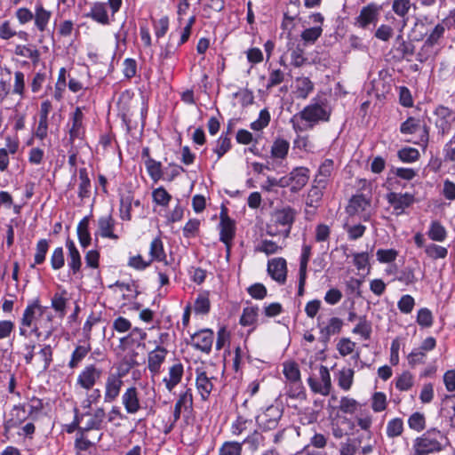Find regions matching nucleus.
I'll use <instances>...</instances> for the list:
<instances>
[{
    "label": "nucleus",
    "instance_id": "1",
    "mask_svg": "<svg viewBox=\"0 0 455 455\" xmlns=\"http://www.w3.org/2000/svg\"><path fill=\"white\" fill-rule=\"evenodd\" d=\"M48 308L36 299L27 306L21 318L20 333L24 339H47L51 334V316Z\"/></svg>",
    "mask_w": 455,
    "mask_h": 455
},
{
    "label": "nucleus",
    "instance_id": "2",
    "mask_svg": "<svg viewBox=\"0 0 455 455\" xmlns=\"http://www.w3.org/2000/svg\"><path fill=\"white\" fill-rule=\"evenodd\" d=\"M441 439H447L442 431L435 427L429 428L420 436L413 440L409 455H430L438 453L444 449Z\"/></svg>",
    "mask_w": 455,
    "mask_h": 455
},
{
    "label": "nucleus",
    "instance_id": "3",
    "mask_svg": "<svg viewBox=\"0 0 455 455\" xmlns=\"http://www.w3.org/2000/svg\"><path fill=\"white\" fill-rule=\"evenodd\" d=\"M331 114V108L326 99L315 98L300 112L301 121L307 124V127L313 128L320 122H328Z\"/></svg>",
    "mask_w": 455,
    "mask_h": 455
},
{
    "label": "nucleus",
    "instance_id": "4",
    "mask_svg": "<svg viewBox=\"0 0 455 455\" xmlns=\"http://www.w3.org/2000/svg\"><path fill=\"white\" fill-rule=\"evenodd\" d=\"M137 363L133 357L124 360V363L118 367L117 372L109 373L105 383L104 401L106 403L114 402L119 395L123 386V378L131 368Z\"/></svg>",
    "mask_w": 455,
    "mask_h": 455
},
{
    "label": "nucleus",
    "instance_id": "5",
    "mask_svg": "<svg viewBox=\"0 0 455 455\" xmlns=\"http://www.w3.org/2000/svg\"><path fill=\"white\" fill-rule=\"evenodd\" d=\"M282 416L283 410L279 406L270 405L256 417V422L262 431H270L277 427Z\"/></svg>",
    "mask_w": 455,
    "mask_h": 455
},
{
    "label": "nucleus",
    "instance_id": "6",
    "mask_svg": "<svg viewBox=\"0 0 455 455\" xmlns=\"http://www.w3.org/2000/svg\"><path fill=\"white\" fill-rule=\"evenodd\" d=\"M433 122L439 133L447 134L455 123V113L449 108L440 105L433 112Z\"/></svg>",
    "mask_w": 455,
    "mask_h": 455
},
{
    "label": "nucleus",
    "instance_id": "7",
    "mask_svg": "<svg viewBox=\"0 0 455 455\" xmlns=\"http://www.w3.org/2000/svg\"><path fill=\"white\" fill-rule=\"evenodd\" d=\"M106 417L103 408H98L93 412L83 413L77 419L80 424L78 430L81 433L88 432L91 430H100Z\"/></svg>",
    "mask_w": 455,
    "mask_h": 455
},
{
    "label": "nucleus",
    "instance_id": "8",
    "mask_svg": "<svg viewBox=\"0 0 455 455\" xmlns=\"http://www.w3.org/2000/svg\"><path fill=\"white\" fill-rule=\"evenodd\" d=\"M220 240L225 243L227 248V256L228 257L231 242L235 233V222L228 216L226 210H222L220 212Z\"/></svg>",
    "mask_w": 455,
    "mask_h": 455
},
{
    "label": "nucleus",
    "instance_id": "9",
    "mask_svg": "<svg viewBox=\"0 0 455 455\" xmlns=\"http://www.w3.org/2000/svg\"><path fill=\"white\" fill-rule=\"evenodd\" d=\"M381 10L382 6L380 4L375 3L368 4L362 8L359 15L356 17V24L361 28H366L371 24L375 25L379 20Z\"/></svg>",
    "mask_w": 455,
    "mask_h": 455
},
{
    "label": "nucleus",
    "instance_id": "10",
    "mask_svg": "<svg viewBox=\"0 0 455 455\" xmlns=\"http://www.w3.org/2000/svg\"><path fill=\"white\" fill-rule=\"evenodd\" d=\"M296 212L290 206L275 209L271 215V221L275 226L284 228L285 235L287 236L291 231V226L295 220Z\"/></svg>",
    "mask_w": 455,
    "mask_h": 455
},
{
    "label": "nucleus",
    "instance_id": "11",
    "mask_svg": "<svg viewBox=\"0 0 455 455\" xmlns=\"http://www.w3.org/2000/svg\"><path fill=\"white\" fill-rule=\"evenodd\" d=\"M29 419V413H27L25 404L14 405L8 413L7 419L4 422V428L5 432L19 427Z\"/></svg>",
    "mask_w": 455,
    "mask_h": 455
},
{
    "label": "nucleus",
    "instance_id": "12",
    "mask_svg": "<svg viewBox=\"0 0 455 455\" xmlns=\"http://www.w3.org/2000/svg\"><path fill=\"white\" fill-rule=\"evenodd\" d=\"M283 373L286 379L294 386V390L291 391V397H299L302 392V386L300 380V371L297 363L294 362H286L283 363Z\"/></svg>",
    "mask_w": 455,
    "mask_h": 455
},
{
    "label": "nucleus",
    "instance_id": "13",
    "mask_svg": "<svg viewBox=\"0 0 455 455\" xmlns=\"http://www.w3.org/2000/svg\"><path fill=\"white\" fill-rule=\"evenodd\" d=\"M102 371L94 365L86 366L77 376L76 385L80 387L90 390L100 379Z\"/></svg>",
    "mask_w": 455,
    "mask_h": 455
},
{
    "label": "nucleus",
    "instance_id": "14",
    "mask_svg": "<svg viewBox=\"0 0 455 455\" xmlns=\"http://www.w3.org/2000/svg\"><path fill=\"white\" fill-rule=\"evenodd\" d=\"M387 200L394 208L396 215L403 213L404 210L411 205L414 202V196L409 193L390 192L387 195Z\"/></svg>",
    "mask_w": 455,
    "mask_h": 455
},
{
    "label": "nucleus",
    "instance_id": "15",
    "mask_svg": "<svg viewBox=\"0 0 455 455\" xmlns=\"http://www.w3.org/2000/svg\"><path fill=\"white\" fill-rule=\"evenodd\" d=\"M371 207L370 201L366 199L363 195L354 196L347 207V212L349 215H361L364 220H367L370 217L368 212Z\"/></svg>",
    "mask_w": 455,
    "mask_h": 455
},
{
    "label": "nucleus",
    "instance_id": "16",
    "mask_svg": "<svg viewBox=\"0 0 455 455\" xmlns=\"http://www.w3.org/2000/svg\"><path fill=\"white\" fill-rule=\"evenodd\" d=\"M196 388L203 400H206L213 388V376L209 374L204 368H197L196 371Z\"/></svg>",
    "mask_w": 455,
    "mask_h": 455
},
{
    "label": "nucleus",
    "instance_id": "17",
    "mask_svg": "<svg viewBox=\"0 0 455 455\" xmlns=\"http://www.w3.org/2000/svg\"><path fill=\"white\" fill-rule=\"evenodd\" d=\"M269 275L277 283H284L287 275L286 260L283 258H275L267 263Z\"/></svg>",
    "mask_w": 455,
    "mask_h": 455
},
{
    "label": "nucleus",
    "instance_id": "18",
    "mask_svg": "<svg viewBox=\"0 0 455 455\" xmlns=\"http://www.w3.org/2000/svg\"><path fill=\"white\" fill-rule=\"evenodd\" d=\"M167 354V349L160 346H157L154 350L148 353V368L153 375H156L160 372L161 366L164 362Z\"/></svg>",
    "mask_w": 455,
    "mask_h": 455
},
{
    "label": "nucleus",
    "instance_id": "19",
    "mask_svg": "<svg viewBox=\"0 0 455 455\" xmlns=\"http://www.w3.org/2000/svg\"><path fill=\"white\" fill-rule=\"evenodd\" d=\"M122 403L127 413L134 414L140 410L139 392L135 387H130L124 391Z\"/></svg>",
    "mask_w": 455,
    "mask_h": 455
},
{
    "label": "nucleus",
    "instance_id": "20",
    "mask_svg": "<svg viewBox=\"0 0 455 455\" xmlns=\"http://www.w3.org/2000/svg\"><path fill=\"white\" fill-rule=\"evenodd\" d=\"M115 226L116 220L110 214L102 216L98 220V231L96 235L104 238L117 240L119 236L114 233Z\"/></svg>",
    "mask_w": 455,
    "mask_h": 455
},
{
    "label": "nucleus",
    "instance_id": "21",
    "mask_svg": "<svg viewBox=\"0 0 455 455\" xmlns=\"http://www.w3.org/2000/svg\"><path fill=\"white\" fill-rule=\"evenodd\" d=\"M132 204L140 206V200H134L133 194L131 191L120 195V218L123 220L129 221L132 220Z\"/></svg>",
    "mask_w": 455,
    "mask_h": 455
},
{
    "label": "nucleus",
    "instance_id": "22",
    "mask_svg": "<svg viewBox=\"0 0 455 455\" xmlns=\"http://www.w3.org/2000/svg\"><path fill=\"white\" fill-rule=\"evenodd\" d=\"M291 191L300 190L309 180V170L306 167H296L289 174Z\"/></svg>",
    "mask_w": 455,
    "mask_h": 455
},
{
    "label": "nucleus",
    "instance_id": "23",
    "mask_svg": "<svg viewBox=\"0 0 455 455\" xmlns=\"http://www.w3.org/2000/svg\"><path fill=\"white\" fill-rule=\"evenodd\" d=\"M183 373L184 368L180 363H176L169 368L168 375L163 379V382L169 392H172L181 381Z\"/></svg>",
    "mask_w": 455,
    "mask_h": 455
},
{
    "label": "nucleus",
    "instance_id": "24",
    "mask_svg": "<svg viewBox=\"0 0 455 455\" xmlns=\"http://www.w3.org/2000/svg\"><path fill=\"white\" fill-rule=\"evenodd\" d=\"M66 247L68 251V265L73 275H76L81 270L82 260L80 253L73 240L68 238L66 241Z\"/></svg>",
    "mask_w": 455,
    "mask_h": 455
},
{
    "label": "nucleus",
    "instance_id": "25",
    "mask_svg": "<svg viewBox=\"0 0 455 455\" xmlns=\"http://www.w3.org/2000/svg\"><path fill=\"white\" fill-rule=\"evenodd\" d=\"M333 165L334 163L331 159H325L319 166L313 182L320 185V187L327 188L333 172Z\"/></svg>",
    "mask_w": 455,
    "mask_h": 455
},
{
    "label": "nucleus",
    "instance_id": "26",
    "mask_svg": "<svg viewBox=\"0 0 455 455\" xmlns=\"http://www.w3.org/2000/svg\"><path fill=\"white\" fill-rule=\"evenodd\" d=\"M343 325L341 319L338 317H331L328 323H319V329L322 338L329 339L331 336L338 334Z\"/></svg>",
    "mask_w": 455,
    "mask_h": 455
},
{
    "label": "nucleus",
    "instance_id": "27",
    "mask_svg": "<svg viewBox=\"0 0 455 455\" xmlns=\"http://www.w3.org/2000/svg\"><path fill=\"white\" fill-rule=\"evenodd\" d=\"M84 114L80 108H76L72 117V126L69 130V140L73 143L76 139L81 138L83 134Z\"/></svg>",
    "mask_w": 455,
    "mask_h": 455
},
{
    "label": "nucleus",
    "instance_id": "28",
    "mask_svg": "<svg viewBox=\"0 0 455 455\" xmlns=\"http://www.w3.org/2000/svg\"><path fill=\"white\" fill-rule=\"evenodd\" d=\"M149 256L150 262L156 260L159 262H164V264L167 265L164 243L160 237L154 238L150 243Z\"/></svg>",
    "mask_w": 455,
    "mask_h": 455
},
{
    "label": "nucleus",
    "instance_id": "29",
    "mask_svg": "<svg viewBox=\"0 0 455 455\" xmlns=\"http://www.w3.org/2000/svg\"><path fill=\"white\" fill-rule=\"evenodd\" d=\"M295 88L297 98L305 100L314 91L315 85L308 77L301 76L296 79Z\"/></svg>",
    "mask_w": 455,
    "mask_h": 455
},
{
    "label": "nucleus",
    "instance_id": "30",
    "mask_svg": "<svg viewBox=\"0 0 455 455\" xmlns=\"http://www.w3.org/2000/svg\"><path fill=\"white\" fill-rule=\"evenodd\" d=\"M326 189L324 187L313 182L310 189L308 190L306 204L309 207L317 208L322 201L323 192Z\"/></svg>",
    "mask_w": 455,
    "mask_h": 455
},
{
    "label": "nucleus",
    "instance_id": "31",
    "mask_svg": "<svg viewBox=\"0 0 455 455\" xmlns=\"http://www.w3.org/2000/svg\"><path fill=\"white\" fill-rule=\"evenodd\" d=\"M87 16L103 25L109 23L106 5L103 3H95L92 6L91 12L87 14Z\"/></svg>",
    "mask_w": 455,
    "mask_h": 455
},
{
    "label": "nucleus",
    "instance_id": "32",
    "mask_svg": "<svg viewBox=\"0 0 455 455\" xmlns=\"http://www.w3.org/2000/svg\"><path fill=\"white\" fill-rule=\"evenodd\" d=\"M290 148V143L284 139H276L271 147V156L275 159L286 158Z\"/></svg>",
    "mask_w": 455,
    "mask_h": 455
},
{
    "label": "nucleus",
    "instance_id": "33",
    "mask_svg": "<svg viewBox=\"0 0 455 455\" xmlns=\"http://www.w3.org/2000/svg\"><path fill=\"white\" fill-rule=\"evenodd\" d=\"M51 12L45 10L42 4H36L35 8V25L40 31H44L51 19Z\"/></svg>",
    "mask_w": 455,
    "mask_h": 455
},
{
    "label": "nucleus",
    "instance_id": "34",
    "mask_svg": "<svg viewBox=\"0 0 455 455\" xmlns=\"http://www.w3.org/2000/svg\"><path fill=\"white\" fill-rule=\"evenodd\" d=\"M78 240L83 248H86L91 243V235L89 232V217L83 218L77 225Z\"/></svg>",
    "mask_w": 455,
    "mask_h": 455
},
{
    "label": "nucleus",
    "instance_id": "35",
    "mask_svg": "<svg viewBox=\"0 0 455 455\" xmlns=\"http://www.w3.org/2000/svg\"><path fill=\"white\" fill-rule=\"evenodd\" d=\"M79 180L78 197L83 200L88 198L91 195V180L86 168L79 170Z\"/></svg>",
    "mask_w": 455,
    "mask_h": 455
},
{
    "label": "nucleus",
    "instance_id": "36",
    "mask_svg": "<svg viewBox=\"0 0 455 455\" xmlns=\"http://www.w3.org/2000/svg\"><path fill=\"white\" fill-rule=\"evenodd\" d=\"M445 28L443 25L437 24L425 41L421 52H428L435 44L439 43L443 37Z\"/></svg>",
    "mask_w": 455,
    "mask_h": 455
},
{
    "label": "nucleus",
    "instance_id": "37",
    "mask_svg": "<svg viewBox=\"0 0 455 455\" xmlns=\"http://www.w3.org/2000/svg\"><path fill=\"white\" fill-rule=\"evenodd\" d=\"M49 249V242L46 239H40L36 245V252L34 256V263L31 267H35L36 265H41L44 262L45 257Z\"/></svg>",
    "mask_w": 455,
    "mask_h": 455
},
{
    "label": "nucleus",
    "instance_id": "38",
    "mask_svg": "<svg viewBox=\"0 0 455 455\" xmlns=\"http://www.w3.org/2000/svg\"><path fill=\"white\" fill-rule=\"evenodd\" d=\"M355 371L352 369H342L339 371L338 375V385L344 391H348L354 380Z\"/></svg>",
    "mask_w": 455,
    "mask_h": 455
},
{
    "label": "nucleus",
    "instance_id": "39",
    "mask_svg": "<svg viewBox=\"0 0 455 455\" xmlns=\"http://www.w3.org/2000/svg\"><path fill=\"white\" fill-rule=\"evenodd\" d=\"M428 237L435 242H443L447 235L444 227L439 221H432L427 231Z\"/></svg>",
    "mask_w": 455,
    "mask_h": 455
},
{
    "label": "nucleus",
    "instance_id": "40",
    "mask_svg": "<svg viewBox=\"0 0 455 455\" xmlns=\"http://www.w3.org/2000/svg\"><path fill=\"white\" fill-rule=\"evenodd\" d=\"M14 52L18 56L30 59L33 64H37L39 62L40 52L36 48H31L26 45H17Z\"/></svg>",
    "mask_w": 455,
    "mask_h": 455
},
{
    "label": "nucleus",
    "instance_id": "41",
    "mask_svg": "<svg viewBox=\"0 0 455 455\" xmlns=\"http://www.w3.org/2000/svg\"><path fill=\"white\" fill-rule=\"evenodd\" d=\"M319 376L323 388H319V394L322 395H328L331 388V379L329 370L326 366L321 365L319 368Z\"/></svg>",
    "mask_w": 455,
    "mask_h": 455
},
{
    "label": "nucleus",
    "instance_id": "42",
    "mask_svg": "<svg viewBox=\"0 0 455 455\" xmlns=\"http://www.w3.org/2000/svg\"><path fill=\"white\" fill-rule=\"evenodd\" d=\"M443 413L450 418V424L451 427L455 428V396H446L443 403Z\"/></svg>",
    "mask_w": 455,
    "mask_h": 455
},
{
    "label": "nucleus",
    "instance_id": "43",
    "mask_svg": "<svg viewBox=\"0 0 455 455\" xmlns=\"http://www.w3.org/2000/svg\"><path fill=\"white\" fill-rule=\"evenodd\" d=\"M243 443L227 441L219 449V455H242Z\"/></svg>",
    "mask_w": 455,
    "mask_h": 455
},
{
    "label": "nucleus",
    "instance_id": "44",
    "mask_svg": "<svg viewBox=\"0 0 455 455\" xmlns=\"http://www.w3.org/2000/svg\"><path fill=\"white\" fill-rule=\"evenodd\" d=\"M403 431V422L400 418H395L387 424L386 433L389 438L400 436Z\"/></svg>",
    "mask_w": 455,
    "mask_h": 455
},
{
    "label": "nucleus",
    "instance_id": "45",
    "mask_svg": "<svg viewBox=\"0 0 455 455\" xmlns=\"http://www.w3.org/2000/svg\"><path fill=\"white\" fill-rule=\"evenodd\" d=\"M411 7L410 0H394L392 3V11L399 17L403 19V21L407 20V14Z\"/></svg>",
    "mask_w": 455,
    "mask_h": 455
},
{
    "label": "nucleus",
    "instance_id": "46",
    "mask_svg": "<svg viewBox=\"0 0 455 455\" xmlns=\"http://www.w3.org/2000/svg\"><path fill=\"white\" fill-rule=\"evenodd\" d=\"M258 317V307H248L243 308L240 318V323L243 326H253Z\"/></svg>",
    "mask_w": 455,
    "mask_h": 455
},
{
    "label": "nucleus",
    "instance_id": "47",
    "mask_svg": "<svg viewBox=\"0 0 455 455\" xmlns=\"http://www.w3.org/2000/svg\"><path fill=\"white\" fill-rule=\"evenodd\" d=\"M425 252L432 259H438L446 258L448 250L441 245L430 243L425 246Z\"/></svg>",
    "mask_w": 455,
    "mask_h": 455
},
{
    "label": "nucleus",
    "instance_id": "48",
    "mask_svg": "<svg viewBox=\"0 0 455 455\" xmlns=\"http://www.w3.org/2000/svg\"><path fill=\"white\" fill-rule=\"evenodd\" d=\"M153 201L161 206H167L172 200V196L163 187H159L152 192Z\"/></svg>",
    "mask_w": 455,
    "mask_h": 455
},
{
    "label": "nucleus",
    "instance_id": "49",
    "mask_svg": "<svg viewBox=\"0 0 455 455\" xmlns=\"http://www.w3.org/2000/svg\"><path fill=\"white\" fill-rule=\"evenodd\" d=\"M323 28L321 26L313 27L302 31L300 36L306 44H315L317 39L321 36Z\"/></svg>",
    "mask_w": 455,
    "mask_h": 455
},
{
    "label": "nucleus",
    "instance_id": "50",
    "mask_svg": "<svg viewBox=\"0 0 455 455\" xmlns=\"http://www.w3.org/2000/svg\"><path fill=\"white\" fill-rule=\"evenodd\" d=\"M409 427L417 432L422 431L426 427V419L423 413L414 412L408 419Z\"/></svg>",
    "mask_w": 455,
    "mask_h": 455
},
{
    "label": "nucleus",
    "instance_id": "51",
    "mask_svg": "<svg viewBox=\"0 0 455 455\" xmlns=\"http://www.w3.org/2000/svg\"><path fill=\"white\" fill-rule=\"evenodd\" d=\"M251 423V420L244 418L243 416L238 415L231 424L230 430L232 435L235 436L240 435L247 429L248 425Z\"/></svg>",
    "mask_w": 455,
    "mask_h": 455
},
{
    "label": "nucleus",
    "instance_id": "52",
    "mask_svg": "<svg viewBox=\"0 0 455 455\" xmlns=\"http://www.w3.org/2000/svg\"><path fill=\"white\" fill-rule=\"evenodd\" d=\"M271 116L270 113L267 108L260 110L257 120L251 124V128L253 131H261L269 124Z\"/></svg>",
    "mask_w": 455,
    "mask_h": 455
},
{
    "label": "nucleus",
    "instance_id": "53",
    "mask_svg": "<svg viewBox=\"0 0 455 455\" xmlns=\"http://www.w3.org/2000/svg\"><path fill=\"white\" fill-rule=\"evenodd\" d=\"M359 407L360 404L355 399L347 396L341 397L339 406V410L347 414L355 413Z\"/></svg>",
    "mask_w": 455,
    "mask_h": 455
},
{
    "label": "nucleus",
    "instance_id": "54",
    "mask_svg": "<svg viewBox=\"0 0 455 455\" xmlns=\"http://www.w3.org/2000/svg\"><path fill=\"white\" fill-rule=\"evenodd\" d=\"M145 165L149 176L154 180H158L162 177L161 163L157 162L151 157L145 160Z\"/></svg>",
    "mask_w": 455,
    "mask_h": 455
},
{
    "label": "nucleus",
    "instance_id": "55",
    "mask_svg": "<svg viewBox=\"0 0 455 455\" xmlns=\"http://www.w3.org/2000/svg\"><path fill=\"white\" fill-rule=\"evenodd\" d=\"M12 94L19 95L21 99L25 97V75L21 71L14 73V83Z\"/></svg>",
    "mask_w": 455,
    "mask_h": 455
},
{
    "label": "nucleus",
    "instance_id": "56",
    "mask_svg": "<svg viewBox=\"0 0 455 455\" xmlns=\"http://www.w3.org/2000/svg\"><path fill=\"white\" fill-rule=\"evenodd\" d=\"M264 436L255 430L251 435H249L242 443H247L250 449L253 451H257L260 446L264 443Z\"/></svg>",
    "mask_w": 455,
    "mask_h": 455
},
{
    "label": "nucleus",
    "instance_id": "57",
    "mask_svg": "<svg viewBox=\"0 0 455 455\" xmlns=\"http://www.w3.org/2000/svg\"><path fill=\"white\" fill-rule=\"evenodd\" d=\"M353 263L357 270H370V256L368 252H355L353 254Z\"/></svg>",
    "mask_w": 455,
    "mask_h": 455
},
{
    "label": "nucleus",
    "instance_id": "58",
    "mask_svg": "<svg viewBox=\"0 0 455 455\" xmlns=\"http://www.w3.org/2000/svg\"><path fill=\"white\" fill-rule=\"evenodd\" d=\"M175 406L180 408L184 411L192 410L193 396L191 391L187 390L180 394L179 399L175 403Z\"/></svg>",
    "mask_w": 455,
    "mask_h": 455
},
{
    "label": "nucleus",
    "instance_id": "59",
    "mask_svg": "<svg viewBox=\"0 0 455 455\" xmlns=\"http://www.w3.org/2000/svg\"><path fill=\"white\" fill-rule=\"evenodd\" d=\"M65 258L62 247H57L53 250L51 256V266L52 269L59 270L64 267Z\"/></svg>",
    "mask_w": 455,
    "mask_h": 455
},
{
    "label": "nucleus",
    "instance_id": "60",
    "mask_svg": "<svg viewBox=\"0 0 455 455\" xmlns=\"http://www.w3.org/2000/svg\"><path fill=\"white\" fill-rule=\"evenodd\" d=\"M210 310V300L206 294H199L194 303V311L196 314H207Z\"/></svg>",
    "mask_w": 455,
    "mask_h": 455
},
{
    "label": "nucleus",
    "instance_id": "61",
    "mask_svg": "<svg viewBox=\"0 0 455 455\" xmlns=\"http://www.w3.org/2000/svg\"><path fill=\"white\" fill-rule=\"evenodd\" d=\"M420 127V121L414 117H409L400 127V131L403 134H413L418 132Z\"/></svg>",
    "mask_w": 455,
    "mask_h": 455
},
{
    "label": "nucleus",
    "instance_id": "62",
    "mask_svg": "<svg viewBox=\"0 0 455 455\" xmlns=\"http://www.w3.org/2000/svg\"><path fill=\"white\" fill-rule=\"evenodd\" d=\"M398 157L403 162L412 163L418 160L419 153L416 148H405L398 151Z\"/></svg>",
    "mask_w": 455,
    "mask_h": 455
},
{
    "label": "nucleus",
    "instance_id": "63",
    "mask_svg": "<svg viewBox=\"0 0 455 455\" xmlns=\"http://www.w3.org/2000/svg\"><path fill=\"white\" fill-rule=\"evenodd\" d=\"M387 407V396L382 392H376L372 395L371 408L375 412L383 411Z\"/></svg>",
    "mask_w": 455,
    "mask_h": 455
},
{
    "label": "nucleus",
    "instance_id": "64",
    "mask_svg": "<svg viewBox=\"0 0 455 455\" xmlns=\"http://www.w3.org/2000/svg\"><path fill=\"white\" fill-rule=\"evenodd\" d=\"M415 306V300L412 296L403 295L397 303L399 310L403 314H410Z\"/></svg>",
    "mask_w": 455,
    "mask_h": 455
}]
</instances>
